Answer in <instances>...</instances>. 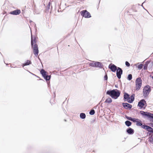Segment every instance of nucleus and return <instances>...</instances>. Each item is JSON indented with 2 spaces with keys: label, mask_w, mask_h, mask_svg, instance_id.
<instances>
[{
  "label": "nucleus",
  "mask_w": 153,
  "mask_h": 153,
  "mask_svg": "<svg viewBox=\"0 0 153 153\" xmlns=\"http://www.w3.org/2000/svg\"><path fill=\"white\" fill-rule=\"evenodd\" d=\"M126 132L129 134L132 135L134 132V130L131 128H128L126 130Z\"/></svg>",
  "instance_id": "15"
},
{
  "label": "nucleus",
  "mask_w": 153,
  "mask_h": 153,
  "mask_svg": "<svg viewBox=\"0 0 153 153\" xmlns=\"http://www.w3.org/2000/svg\"><path fill=\"white\" fill-rule=\"evenodd\" d=\"M94 61H92L89 64L90 66L94 67Z\"/></svg>",
  "instance_id": "32"
},
{
  "label": "nucleus",
  "mask_w": 153,
  "mask_h": 153,
  "mask_svg": "<svg viewBox=\"0 0 153 153\" xmlns=\"http://www.w3.org/2000/svg\"><path fill=\"white\" fill-rule=\"evenodd\" d=\"M80 117L82 119H84L86 117V115L84 113H81L80 114Z\"/></svg>",
  "instance_id": "24"
},
{
  "label": "nucleus",
  "mask_w": 153,
  "mask_h": 153,
  "mask_svg": "<svg viewBox=\"0 0 153 153\" xmlns=\"http://www.w3.org/2000/svg\"><path fill=\"white\" fill-rule=\"evenodd\" d=\"M97 68H102L103 67V65L102 63L100 62H97Z\"/></svg>",
  "instance_id": "20"
},
{
  "label": "nucleus",
  "mask_w": 153,
  "mask_h": 153,
  "mask_svg": "<svg viewBox=\"0 0 153 153\" xmlns=\"http://www.w3.org/2000/svg\"><path fill=\"white\" fill-rule=\"evenodd\" d=\"M125 123L127 127H129L132 124V123L129 120L126 121L125 122Z\"/></svg>",
  "instance_id": "21"
},
{
  "label": "nucleus",
  "mask_w": 153,
  "mask_h": 153,
  "mask_svg": "<svg viewBox=\"0 0 153 153\" xmlns=\"http://www.w3.org/2000/svg\"><path fill=\"white\" fill-rule=\"evenodd\" d=\"M47 83H48V86H49L50 85V82H47Z\"/></svg>",
  "instance_id": "40"
},
{
  "label": "nucleus",
  "mask_w": 153,
  "mask_h": 153,
  "mask_svg": "<svg viewBox=\"0 0 153 153\" xmlns=\"http://www.w3.org/2000/svg\"><path fill=\"white\" fill-rule=\"evenodd\" d=\"M20 13V10L19 9H17L13 11H11L10 13L12 15H17L19 14Z\"/></svg>",
  "instance_id": "14"
},
{
  "label": "nucleus",
  "mask_w": 153,
  "mask_h": 153,
  "mask_svg": "<svg viewBox=\"0 0 153 153\" xmlns=\"http://www.w3.org/2000/svg\"><path fill=\"white\" fill-rule=\"evenodd\" d=\"M149 125L151 126V127H153V123H150L149 124Z\"/></svg>",
  "instance_id": "37"
},
{
  "label": "nucleus",
  "mask_w": 153,
  "mask_h": 153,
  "mask_svg": "<svg viewBox=\"0 0 153 153\" xmlns=\"http://www.w3.org/2000/svg\"><path fill=\"white\" fill-rule=\"evenodd\" d=\"M117 67L115 65L112 63H111L108 66V68L110 69L111 71L115 72L117 69Z\"/></svg>",
  "instance_id": "10"
},
{
  "label": "nucleus",
  "mask_w": 153,
  "mask_h": 153,
  "mask_svg": "<svg viewBox=\"0 0 153 153\" xmlns=\"http://www.w3.org/2000/svg\"><path fill=\"white\" fill-rule=\"evenodd\" d=\"M135 94H133L130 96L129 94L126 92H124L123 95V100L124 101H127L131 103L133 102L134 100Z\"/></svg>",
  "instance_id": "3"
},
{
  "label": "nucleus",
  "mask_w": 153,
  "mask_h": 153,
  "mask_svg": "<svg viewBox=\"0 0 153 153\" xmlns=\"http://www.w3.org/2000/svg\"><path fill=\"white\" fill-rule=\"evenodd\" d=\"M138 119L132 118L131 121H132L134 123H136L137 121H138Z\"/></svg>",
  "instance_id": "31"
},
{
  "label": "nucleus",
  "mask_w": 153,
  "mask_h": 153,
  "mask_svg": "<svg viewBox=\"0 0 153 153\" xmlns=\"http://www.w3.org/2000/svg\"><path fill=\"white\" fill-rule=\"evenodd\" d=\"M149 63L150 61H147L146 62L145 64L143 65L144 67L143 69L144 70H146L147 69Z\"/></svg>",
  "instance_id": "18"
},
{
  "label": "nucleus",
  "mask_w": 153,
  "mask_h": 153,
  "mask_svg": "<svg viewBox=\"0 0 153 153\" xmlns=\"http://www.w3.org/2000/svg\"><path fill=\"white\" fill-rule=\"evenodd\" d=\"M104 79L105 80H107L108 79V76L107 74L105 73V75L104 76Z\"/></svg>",
  "instance_id": "34"
},
{
  "label": "nucleus",
  "mask_w": 153,
  "mask_h": 153,
  "mask_svg": "<svg viewBox=\"0 0 153 153\" xmlns=\"http://www.w3.org/2000/svg\"><path fill=\"white\" fill-rule=\"evenodd\" d=\"M51 4V3L50 2H49L46 8V10L45 11V12L48 13L49 12V10L50 9V5Z\"/></svg>",
  "instance_id": "19"
},
{
  "label": "nucleus",
  "mask_w": 153,
  "mask_h": 153,
  "mask_svg": "<svg viewBox=\"0 0 153 153\" xmlns=\"http://www.w3.org/2000/svg\"><path fill=\"white\" fill-rule=\"evenodd\" d=\"M25 66H26V65H24V63L22 65V67H23Z\"/></svg>",
  "instance_id": "41"
},
{
  "label": "nucleus",
  "mask_w": 153,
  "mask_h": 153,
  "mask_svg": "<svg viewBox=\"0 0 153 153\" xmlns=\"http://www.w3.org/2000/svg\"><path fill=\"white\" fill-rule=\"evenodd\" d=\"M115 86L116 88H118V85H115Z\"/></svg>",
  "instance_id": "39"
},
{
  "label": "nucleus",
  "mask_w": 153,
  "mask_h": 153,
  "mask_svg": "<svg viewBox=\"0 0 153 153\" xmlns=\"http://www.w3.org/2000/svg\"><path fill=\"white\" fill-rule=\"evenodd\" d=\"M149 65V68H151L153 66V61H150V63Z\"/></svg>",
  "instance_id": "29"
},
{
  "label": "nucleus",
  "mask_w": 153,
  "mask_h": 153,
  "mask_svg": "<svg viewBox=\"0 0 153 153\" xmlns=\"http://www.w3.org/2000/svg\"><path fill=\"white\" fill-rule=\"evenodd\" d=\"M152 135L149 138V141L151 143H153V136Z\"/></svg>",
  "instance_id": "26"
},
{
  "label": "nucleus",
  "mask_w": 153,
  "mask_h": 153,
  "mask_svg": "<svg viewBox=\"0 0 153 153\" xmlns=\"http://www.w3.org/2000/svg\"><path fill=\"white\" fill-rule=\"evenodd\" d=\"M40 80H43V79H40Z\"/></svg>",
  "instance_id": "44"
},
{
  "label": "nucleus",
  "mask_w": 153,
  "mask_h": 153,
  "mask_svg": "<svg viewBox=\"0 0 153 153\" xmlns=\"http://www.w3.org/2000/svg\"><path fill=\"white\" fill-rule=\"evenodd\" d=\"M145 2V1H144V2L143 3H142V4L141 5V6L143 7V8L144 9H145V8H144V7H143V4L144 3V2Z\"/></svg>",
  "instance_id": "38"
},
{
  "label": "nucleus",
  "mask_w": 153,
  "mask_h": 153,
  "mask_svg": "<svg viewBox=\"0 0 153 153\" xmlns=\"http://www.w3.org/2000/svg\"><path fill=\"white\" fill-rule=\"evenodd\" d=\"M140 113L144 117H147L148 119H149L150 121L152 120V119L153 118V114H152L150 112L141 111H140Z\"/></svg>",
  "instance_id": "4"
},
{
  "label": "nucleus",
  "mask_w": 153,
  "mask_h": 153,
  "mask_svg": "<svg viewBox=\"0 0 153 153\" xmlns=\"http://www.w3.org/2000/svg\"><path fill=\"white\" fill-rule=\"evenodd\" d=\"M95 111L94 109H91L89 112V114L91 115H93L95 114Z\"/></svg>",
  "instance_id": "28"
},
{
  "label": "nucleus",
  "mask_w": 153,
  "mask_h": 153,
  "mask_svg": "<svg viewBox=\"0 0 153 153\" xmlns=\"http://www.w3.org/2000/svg\"><path fill=\"white\" fill-rule=\"evenodd\" d=\"M144 129H146L148 132H150L149 135H153V128L151 127L146 125Z\"/></svg>",
  "instance_id": "11"
},
{
  "label": "nucleus",
  "mask_w": 153,
  "mask_h": 153,
  "mask_svg": "<svg viewBox=\"0 0 153 153\" xmlns=\"http://www.w3.org/2000/svg\"><path fill=\"white\" fill-rule=\"evenodd\" d=\"M106 94L109 95L112 98L116 99L120 96V92L117 89H114L108 90L106 91Z\"/></svg>",
  "instance_id": "2"
},
{
  "label": "nucleus",
  "mask_w": 153,
  "mask_h": 153,
  "mask_svg": "<svg viewBox=\"0 0 153 153\" xmlns=\"http://www.w3.org/2000/svg\"><path fill=\"white\" fill-rule=\"evenodd\" d=\"M97 62H95L94 61V67H96L97 68Z\"/></svg>",
  "instance_id": "35"
},
{
  "label": "nucleus",
  "mask_w": 153,
  "mask_h": 153,
  "mask_svg": "<svg viewBox=\"0 0 153 153\" xmlns=\"http://www.w3.org/2000/svg\"><path fill=\"white\" fill-rule=\"evenodd\" d=\"M122 104L123 108L126 109L130 110L132 107L131 105L127 102L123 103Z\"/></svg>",
  "instance_id": "12"
},
{
  "label": "nucleus",
  "mask_w": 153,
  "mask_h": 153,
  "mask_svg": "<svg viewBox=\"0 0 153 153\" xmlns=\"http://www.w3.org/2000/svg\"><path fill=\"white\" fill-rule=\"evenodd\" d=\"M147 106V104L146 102V101L144 99H142L140 100L138 102L137 106L139 107L142 108L145 106L144 108Z\"/></svg>",
  "instance_id": "8"
},
{
  "label": "nucleus",
  "mask_w": 153,
  "mask_h": 153,
  "mask_svg": "<svg viewBox=\"0 0 153 153\" xmlns=\"http://www.w3.org/2000/svg\"><path fill=\"white\" fill-rule=\"evenodd\" d=\"M52 6H51V9H52Z\"/></svg>",
  "instance_id": "43"
},
{
  "label": "nucleus",
  "mask_w": 153,
  "mask_h": 153,
  "mask_svg": "<svg viewBox=\"0 0 153 153\" xmlns=\"http://www.w3.org/2000/svg\"><path fill=\"white\" fill-rule=\"evenodd\" d=\"M116 71L117 76L119 79H120L121 76L123 74V71L122 68L120 67H118Z\"/></svg>",
  "instance_id": "9"
},
{
  "label": "nucleus",
  "mask_w": 153,
  "mask_h": 153,
  "mask_svg": "<svg viewBox=\"0 0 153 153\" xmlns=\"http://www.w3.org/2000/svg\"><path fill=\"white\" fill-rule=\"evenodd\" d=\"M135 65L137 66L139 70L141 69L143 67V65L142 64H139V63H138L137 64H135Z\"/></svg>",
  "instance_id": "17"
},
{
  "label": "nucleus",
  "mask_w": 153,
  "mask_h": 153,
  "mask_svg": "<svg viewBox=\"0 0 153 153\" xmlns=\"http://www.w3.org/2000/svg\"><path fill=\"white\" fill-rule=\"evenodd\" d=\"M65 121H66V120H65Z\"/></svg>",
  "instance_id": "45"
},
{
  "label": "nucleus",
  "mask_w": 153,
  "mask_h": 153,
  "mask_svg": "<svg viewBox=\"0 0 153 153\" xmlns=\"http://www.w3.org/2000/svg\"><path fill=\"white\" fill-rule=\"evenodd\" d=\"M136 125L138 126H141L142 128L144 129L146 126L145 124L143 125L142 122L141 120L138 119V121L136 122Z\"/></svg>",
  "instance_id": "13"
},
{
  "label": "nucleus",
  "mask_w": 153,
  "mask_h": 153,
  "mask_svg": "<svg viewBox=\"0 0 153 153\" xmlns=\"http://www.w3.org/2000/svg\"><path fill=\"white\" fill-rule=\"evenodd\" d=\"M31 45L33 51V53L36 56H37L39 53V49L37 45L36 44V37H33L31 34Z\"/></svg>",
  "instance_id": "1"
},
{
  "label": "nucleus",
  "mask_w": 153,
  "mask_h": 153,
  "mask_svg": "<svg viewBox=\"0 0 153 153\" xmlns=\"http://www.w3.org/2000/svg\"><path fill=\"white\" fill-rule=\"evenodd\" d=\"M125 117L126 118V119H127L128 120H130L131 121L132 119V117H130L128 116L127 115H126Z\"/></svg>",
  "instance_id": "30"
},
{
  "label": "nucleus",
  "mask_w": 153,
  "mask_h": 153,
  "mask_svg": "<svg viewBox=\"0 0 153 153\" xmlns=\"http://www.w3.org/2000/svg\"><path fill=\"white\" fill-rule=\"evenodd\" d=\"M151 87L148 85H147L145 86L143 89V96L144 97L148 96L151 91Z\"/></svg>",
  "instance_id": "5"
},
{
  "label": "nucleus",
  "mask_w": 153,
  "mask_h": 153,
  "mask_svg": "<svg viewBox=\"0 0 153 153\" xmlns=\"http://www.w3.org/2000/svg\"><path fill=\"white\" fill-rule=\"evenodd\" d=\"M142 84V81L141 78H137L135 81L136 90L138 91L140 89Z\"/></svg>",
  "instance_id": "6"
},
{
  "label": "nucleus",
  "mask_w": 153,
  "mask_h": 153,
  "mask_svg": "<svg viewBox=\"0 0 153 153\" xmlns=\"http://www.w3.org/2000/svg\"><path fill=\"white\" fill-rule=\"evenodd\" d=\"M132 78V75L131 74H129L127 76V79L129 81L131 80Z\"/></svg>",
  "instance_id": "27"
},
{
  "label": "nucleus",
  "mask_w": 153,
  "mask_h": 153,
  "mask_svg": "<svg viewBox=\"0 0 153 153\" xmlns=\"http://www.w3.org/2000/svg\"><path fill=\"white\" fill-rule=\"evenodd\" d=\"M125 65L128 67H129L130 66V64L129 62L128 61H126L125 62Z\"/></svg>",
  "instance_id": "33"
},
{
  "label": "nucleus",
  "mask_w": 153,
  "mask_h": 153,
  "mask_svg": "<svg viewBox=\"0 0 153 153\" xmlns=\"http://www.w3.org/2000/svg\"><path fill=\"white\" fill-rule=\"evenodd\" d=\"M81 15L85 18H88L91 17V16L89 12L86 10H84L80 12Z\"/></svg>",
  "instance_id": "7"
},
{
  "label": "nucleus",
  "mask_w": 153,
  "mask_h": 153,
  "mask_svg": "<svg viewBox=\"0 0 153 153\" xmlns=\"http://www.w3.org/2000/svg\"><path fill=\"white\" fill-rule=\"evenodd\" d=\"M31 64V62L30 60H27L25 63H24V65H28Z\"/></svg>",
  "instance_id": "25"
},
{
  "label": "nucleus",
  "mask_w": 153,
  "mask_h": 153,
  "mask_svg": "<svg viewBox=\"0 0 153 153\" xmlns=\"http://www.w3.org/2000/svg\"><path fill=\"white\" fill-rule=\"evenodd\" d=\"M29 73H30L31 74H32L33 75H34V76H36V77H37L39 78V76H36V75H35V74H33V73H31V72H29Z\"/></svg>",
  "instance_id": "36"
},
{
  "label": "nucleus",
  "mask_w": 153,
  "mask_h": 153,
  "mask_svg": "<svg viewBox=\"0 0 153 153\" xmlns=\"http://www.w3.org/2000/svg\"><path fill=\"white\" fill-rule=\"evenodd\" d=\"M112 101V100L111 98L108 97L107 99H106L105 102V103H111Z\"/></svg>",
  "instance_id": "23"
},
{
  "label": "nucleus",
  "mask_w": 153,
  "mask_h": 153,
  "mask_svg": "<svg viewBox=\"0 0 153 153\" xmlns=\"http://www.w3.org/2000/svg\"><path fill=\"white\" fill-rule=\"evenodd\" d=\"M97 107V105L96 106L94 107V108L96 109V108Z\"/></svg>",
  "instance_id": "42"
},
{
  "label": "nucleus",
  "mask_w": 153,
  "mask_h": 153,
  "mask_svg": "<svg viewBox=\"0 0 153 153\" xmlns=\"http://www.w3.org/2000/svg\"><path fill=\"white\" fill-rule=\"evenodd\" d=\"M40 74H42V76H44L47 74V72L44 69H42L40 72Z\"/></svg>",
  "instance_id": "22"
},
{
  "label": "nucleus",
  "mask_w": 153,
  "mask_h": 153,
  "mask_svg": "<svg viewBox=\"0 0 153 153\" xmlns=\"http://www.w3.org/2000/svg\"><path fill=\"white\" fill-rule=\"evenodd\" d=\"M43 77L44 79L47 81L49 80L51 78V75H48L47 74H46L45 75L43 76Z\"/></svg>",
  "instance_id": "16"
}]
</instances>
